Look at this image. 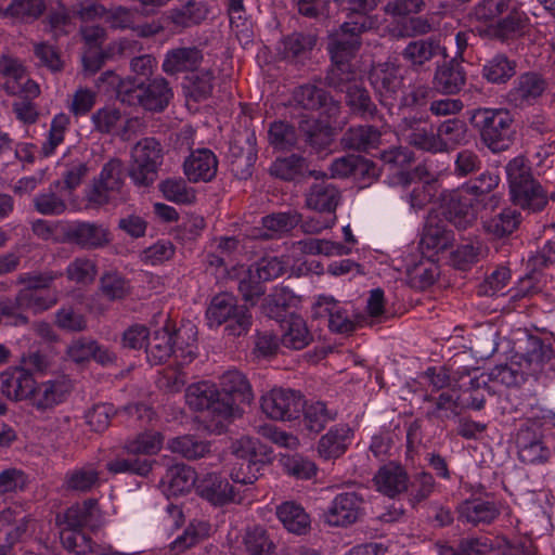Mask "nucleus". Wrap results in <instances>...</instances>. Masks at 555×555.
Returning <instances> with one entry per match:
<instances>
[{
    "label": "nucleus",
    "instance_id": "052dcab7",
    "mask_svg": "<svg viewBox=\"0 0 555 555\" xmlns=\"http://www.w3.org/2000/svg\"><path fill=\"white\" fill-rule=\"evenodd\" d=\"M223 333L229 337L245 336L251 328L253 314L246 304H242L234 313L222 323Z\"/></svg>",
    "mask_w": 555,
    "mask_h": 555
},
{
    "label": "nucleus",
    "instance_id": "2f4dec72",
    "mask_svg": "<svg viewBox=\"0 0 555 555\" xmlns=\"http://www.w3.org/2000/svg\"><path fill=\"white\" fill-rule=\"evenodd\" d=\"M398 127L410 145L425 152L435 153V133L427 129L426 121L423 118L417 116L403 117Z\"/></svg>",
    "mask_w": 555,
    "mask_h": 555
},
{
    "label": "nucleus",
    "instance_id": "393cba45",
    "mask_svg": "<svg viewBox=\"0 0 555 555\" xmlns=\"http://www.w3.org/2000/svg\"><path fill=\"white\" fill-rule=\"evenodd\" d=\"M70 391L65 378L49 379L34 385L30 402L39 411H47L63 403Z\"/></svg>",
    "mask_w": 555,
    "mask_h": 555
},
{
    "label": "nucleus",
    "instance_id": "6e6d98bb",
    "mask_svg": "<svg viewBox=\"0 0 555 555\" xmlns=\"http://www.w3.org/2000/svg\"><path fill=\"white\" fill-rule=\"evenodd\" d=\"M317 38L310 34L294 33L282 41V54L284 59L296 60L306 57L315 46Z\"/></svg>",
    "mask_w": 555,
    "mask_h": 555
},
{
    "label": "nucleus",
    "instance_id": "338daca9",
    "mask_svg": "<svg viewBox=\"0 0 555 555\" xmlns=\"http://www.w3.org/2000/svg\"><path fill=\"white\" fill-rule=\"evenodd\" d=\"M436 481L434 476L422 469L409 478L410 501L413 504L421 503L428 499L435 491Z\"/></svg>",
    "mask_w": 555,
    "mask_h": 555
},
{
    "label": "nucleus",
    "instance_id": "a211bd4d",
    "mask_svg": "<svg viewBox=\"0 0 555 555\" xmlns=\"http://www.w3.org/2000/svg\"><path fill=\"white\" fill-rule=\"evenodd\" d=\"M311 175L315 176V181L305 194L306 207L317 212L336 214L343 199L340 189L328 178L319 179L315 171Z\"/></svg>",
    "mask_w": 555,
    "mask_h": 555
},
{
    "label": "nucleus",
    "instance_id": "a19ab883",
    "mask_svg": "<svg viewBox=\"0 0 555 555\" xmlns=\"http://www.w3.org/2000/svg\"><path fill=\"white\" fill-rule=\"evenodd\" d=\"M281 345L292 350H302L313 340L306 321L296 314H292L283 326V334L280 338Z\"/></svg>",
    "mask_w": 555,
    "mask_h": 555
},
{
    "label": "nucleus",
    "instance_id": "f257e3e1",
    "mask_svg": "<svg viewBox=\"0 0 555 555\" xmlns=\"http://www.w3.org/2000/svg\"><path fill=\"white\" fill-rule=\"evenodd\" d=\"M62 275V272L53 270L20 273L15 284L22 287L11 298L13 311L22 317H28L27 312L36 315L54 307L57 296L49 289Z\"/></svg>",
    "mask_w": 555,
    "mask_h": 555
},
{
    "label": "nucleus",
    "instance_id": "bb28decb",
    "mask_svg": "<svg viewBox=\"0 0 555 555\" xmlns=\"http://www.w3.org/2000/svg\"><path fill=\"white\" fill-rule=\"evenodd\" d=\"M373 481L377 491L389 498H395L409 489V475L405 468L395 462L379 467Z\"/></svg>",
    "mask_w": 555,
    "mask_h": 555
},
{
    "label": "nucleus",
    "instance_id": "8fccbe9b",
    "mask_svg": "<svg viewBox=\"0 0 555 555\" xmlns=\"http://www.w3.org/2000/svg\"><path fill=\"white\" fill-rule=\"evenodd\" d=\"M517 63L504 54H496L482 67V76L491 83H505L516 74Z\"/></svg>",
    "mask_w": 555,
    "mask_h": 555
},
{
    "label": "nucleus",
    "instance_id": "6e6552de",
    "mask_svg": "<svg viewBox=\"0 0 555 555\" xmlns=\"http://www.w3.org/2000/svg\"><path fill=\"white\" fill-rule=\"evenodd\" d=\"M34 525L22 505L12 504L0 511V555H8L16 543L28 537Z\"/></svg>",
    "mask_w": 555,
    "mask_h": 555
},
{
    "label": "nucleus",
    "instance_id": "7c9ffc66",
    "mask_svg": "<svg viewBox=\"0 0 555 555\" xmlns=\"http://www.w3.org/2000/svg\"><path fill=\"white\" fill-rule=\"evenodd\" d=\"M340 141L345 149L369 153L378 149L382 142V130L374 125L350 127Z\"/></svg>",
    "mask_w": 555,
    "mask_h": 555
},
{
    "label": "nucleus",
    "instance_id": "6ab92c4d",
    "mask_svg": "<svg viewBox=\"0 0 555 555\" xmlns=\"http://www.w3.org/2000/svg\"><path fill=\"white\" fill-rule=\"evenodd\" d=\"M104 481L100 462H87L68 469L62 487L69 493L87 494L100 488Z\"/></svg>",
    "mask_w": 555,
    "mask_h": 555
},
{
    "label": "nucleus",
    "instance_id": "13d9d810",
    "mask_svg": "<svg viewBox=\"0 0 555 555\" xmlns=\"http://www.w3.org/2000/svg\"><path fill=\"white\" fill-rule=\"evenodd\" d=\"M301 221V215L297 211L278 212L262 218V227L271 232L263 234L266 238H273L274 234L292 231Z\"/></svg>",
    "mask_w": 555,
    "mask_h": 555
},
{
    "label": "nucleus",
    "instance_id": "774afa93",
    "mask_svg": "<svg viewBox=\"0 0 555 555\" xmlns=\"http://www.w3.org/2000/svg\"><path fill=\"white\" fill-rule=\"evenodd\" d=\"M244 544L250 555H272L274 544L261 526H255L246 531Z\"/></svg>",
    "mask_w": 555,
    "mask_h": 555
},
{
    "label": "nucleus",
    "instance_id": "2eb2a0df",
    "mask_svg": "<svg viewBox=\"0 0 555 555\" xmlns=\"http://www.w3.org/2000/svg\"><path fill=\"white\" fill-rule=\"evenodd\" d=\"M364 498L357 491L338 493L323 514L324 522L333 527H348L364 514Z\"/></svg>",
    "mask_w": 555,
    "mask_h": 555
},
{
    "label": "nucleus",
    "instance_id": "f03ea898",
    "mask_svg": "<svg viewBox=\"0 0 555 555\" xmlns=\"http://www.w3.org/2000/svg\"><path fill=\"white\" fill-rule=\"evenodd\" d=\"M474 14L478 21L491 23L492 36L501 41L521 35L529 22L526 12L513 0H480Z\"/></svg>",
    "mask_w": 555,
    "mask_h": 555
},
{
    "label": "nucleus",
    "instance_id": "9b49d317",
    "mask_svg": "<svg viewBox=\"0 0 555 555\" xmlns=\"http://www.w3.org/2000/svg\"><path fill=\"white\" fill-rule=\"evenodd\" d=\"M170 89L165 79H154L149 85L139 82L133 88L121 89V102L129 105H139L146 111L160 112L169 103Z\"/></svg>",
    "mask_w": 555,
    "mask_h": 555
},
{
    "label": "nucleus",
    "instance_id": "0eeeda50",
    "mask_svg": "<svg viewBox=\"0 0 555 555\" xmlns=\"http://www.w3.org/2000/svg\"><path fill=\"white\" fill-rule=\"evenodd\" d=\"M371 27L367 17L340 25L328 38L327 50L332 61L351 62L361 46V35Z\"/></svg>",
    "mask_w": 555,
    "mask_h": 555
},
{
    "label": "nucleus",
    "instance_id": "69168bd1",
    "mask_svg": "<svg viewBox=\"0 0 555 555\" xmlns=\"http://www.w3.org/2000/svg\"><path fill=\"white\" fill-rule=\"evenodd\" d=\"M268 139L275 150L286 151L296 145L297 134L292 125L285 121H274L270 125Z\"/></svg>",
    "mask_w": 555,
    "mask_h": 555
},
{
    "label": "nucleus",
    "instance_id": "cd10ccee",
    "mask_svg": "<svg viewBox=\"0 0 555 555\" xmlns=\"http://www.w3.org/2000/svg\"><path fill=\"white\" fill-rule=\"evenodd\" d=\"M457 519L473 526L490 525L500 515L495 502L482 499H473L462 502L457 508Z\"/></svg>",
    "mask_w": 555,
    "mask_h": 555
},
{
    "label": "nucleus",
    "instance_id": "ea45409f",
    "mask_svg": "<svg viewBox=\"0 0 555 555\" xmlns=\"http://www.w3.org/2000/svg\"><path fill=\"white\" fill-rule=\"evenodd\" d=\"M446 223L449 222L459 230H466L476 220V214L470 201L460 194H453L443 208Z\"/></svg>",
    "mask_w": 555,
    "mask_h": 555
},
{
    "label": "nucleus",
    "instance_id": "09e8293b",
    "mask_svg": "<svg viewBox=\"0 0 555 555\" xmlns=\"http://www.w3.org/2000/svg\"><path fill=\"white\" fill-rule=\"evenodd\" d=\"M295 296L286 287H275L271 294L264 297L261 304L262 313L273 320H282L291 307Z\"/></svg>",
    "mask_w": 555,
    "mask_h": 555
},
{
    "label": "nucleus",
    "instance_id": "37998d69",
    "mask_svg": "<svg viewBox=\"0 0 555 555\" xmlns=\"http://www.w3.org/2000/svg\"><path fill=\"white\" fill-rule=\"evenodd\" d=\"M301 412H304L306 429L314 434L321 433L330 422H334L338 416L337 410L330 409L323 401L305 404Z\"/></svg>",
    "mask_w": 555,
    "mask_h": 555
},
{
    "label": "nucleus",
    "instance_id": "49530a36",
    "mask_svg": "<svg viewBox=\"0 0 555 555\" xmlns=\"http://www.w3.org/2000/svg\"><path fill=\"white\" fill-rule=\"evenodd\" d=\"M202 495L214 505H225L229 503H241L240 490L227 479L215 476L210 485L206 486Z\"/></svg>",
    "mask_w": 555,
    "mask_h": 555
},
{
    "label": "nucleus",
    "instance_id": "4d7b16f0",
    "mask_svg": "<svg viewBox=\"0 0 555 555\" xmlns=\"http://www.w3.org/2000/svg\"><path fill=\"white\" fill-rule=\"evenodd\" d=\"M527 272L517 282V285L512 289L513 299H521L531 297L543 291L546 284V276L542 273V268H528Z\"/></svg>",
    "mask_w": 555,
    "mask_h": 555
},
{
    "label": "nucleus",
    "instance_id": "9d476101",
    "mask_svg": "<svg viewBox=\"0 0 555 555\" xmlns=\"http://www.w3.org/2000/svg\"><path fill=\"white\" fill-rule=\"evenodd\" d=\"M313 313L317 318H327L328 328L338 334L352 333L360 322L350 302H340L330 296H319Z\"/></svg>",
    "mask_w": 555,
    "mask_h": 555
},
{
    "label": "nucleus",
    "instance_id": "20e7f679",
    "mask_svg": "<svg viewBox=\"0 0 555 555\" xmlns=\"http://www.w3.org/2000/svg\"><path fill=\"white\" fill-rule=\"evenodd\" d=\"M470 122L478 131L480 141L492 153L507 151L515 141L514 118L502 108L479 107L474 109Z\"/></svg>",
    "mask_w": 555,
    "mask_h": 555
},
{
    "label": "nucleus",
    "instance_id": "0e129e2a",
    "mask_svg": "<svg viewBox=\"0 0 555 555\" xmlns=\"http://www.w3.org/2000/svg\"><path fill=\"white\" fill-rule=\"evenodd\" d=\"M253 272V276L262 283L280 278L286 271V263L275 256L262 257L248 268Z\"/></svg>",
    "mask_w": 555,
    "mask_h": 555
},
{
    "label": "nucleus",
    "instance_id": "4468645a",
    "mask_svg": "<svg viewBox=\"0 0 555 555\" xmlns=\"http://www.w3.org/2000/svg\"><path fill=\"white\" fill-rule=\"evenodd\" d=\"M305 405L300 392L273 388L261 397V410L275 421H292L299 417Z\"/></svg>",
    "mask_w": 555,
    "mask_h": 555
},
{
    "label": "nucleus",
    "instance_id": "4c0bfd02",
    "mask_svg": "<svg viewBox=\"0 0 555 555\" xmlns=\"http://www.w3.org/2000/svg\"><path fill=\"white\" fill-rule=\"evenodd\" d=\"M208 14V5L202 0H177L176 33L199 26L207 20Z\"/></svg>",
    "mask_w": 555,
    "mask_h": 555
},
{
    "label": "nucleus",
    "instance_id": "ddd939ff",
    "mask_svg": "<svg viewBox=\"0 0 555 555\" xmlns=\"http://www.w3.org/2000/svg\"><path fill=\"white\" fill-rule=\"evenodd\" d=\"M369 80L379 103L384 106H392L393 100L403 86L401 66L392 61L374 64L369 72Z\"/></svg>",
    "mask_w": 555,
    "mask_h": 555
},
{
    "label": "nucleus",
    "instance_id": "c03bdc74",
    "mask_svg": "<svg viewBox=\"0 0 555 555\" xmlns=\"http://www.w3.org/2000/svg\"><path fill=\"white\" fill-rule=\"evenodd\" d=\"M242 304L237 298L229 293H220L215 295L206 310V319L209 327H219L222 323L234 313Z\"/></svg>",
    "mask_w": 555,
    "mask_h": 555
},
{
    "label": "nucleus",
    "instance_id": "423d86ee",
    "mask_svg": "<svg viewBox=\"0 0 555 555\" xmlns=\"http://www.w3.org/2000/svg\"><path fill=\"white\" fill-rule=\"evenodd\" d=\"M162 160L160 143L154 138H144L131 151L129 177L135 185L147 186L156 180Z\"/></svg>",
    "mask_w": 555,
    "mask_h": 555
},
{
    "label": "nucleus",
    "instance_id": "3c124183",
    "mask_svg": "<svg viewBox=\"0 0 555 555\" xmlns=\"http://www.w3.org/2000/svg\"><path fill=\"white\" fill-rule=\"evenodd\" d=\"M172 352V333L169 325H166L163 332H155L152 340L147 343V360L154 365L163 364L171 357Z\"/></svg>",
    "mask_w": 555,
    "mask_h": 555
},
{
    "label": "nucleus",
    "instance_id": "f3484780",
    "mask_svg": "<svg viewBox=\"0 0 555 555\" xmlns=\"http://www.w3.org/2000/svg\"><path fill=\"white\" fill-rule=\"evenodd\" d=\"M228 158L230 170L237 179L246 180L251 177L257 160L255 133L235 138L230 143Z\"/></svg>",
    "mask_w": 555,
    "mask_h": 555
},
{
    "label": "nucleus",
    "instance_id": "b1692460",
    "mask_svg": "<svg viewBox=\"0 0 555 555\" xmlns=\"http://www.w3.org/2000/svg\"><path fill=\"white\" fill-rule=\"evenodd\" d=\"M1 392L11 401L30 400L35 378L24 366H12L0 374Z\"/></svg>",
    "mask_w": 555,
    "mask_h": 555
},
{
    "label": "nucleus",
    "instance_id": "f8f14e48",
    "mask_svg": "<svg viewBox=\"0 0 555 555\" xmlns=\"http://www.w3.org/2000/svg\"><path fill=\"white\" fill-rule=\"evenodd\" d=\"M291 105L305 111H318L327 118H336L340 103L328 91L315 83H304L292 92Z\"/></svg>",
    "mask_w": 555,
    "mask_h": 555
},
{
    "label": "nucleus",
    "instance_id": "4be33fe9",
    "mask_svg": "<svg viewBox=\"0 0 555 555\" xmlns=\"http://www.w3.org/2000/svg\"><path fill=\"white\" fill-rule=\"evenodd\" d=\"M68 243L77 245L85 250L100 249L107 246L111 241V232L103 224L95 222H75L65 232Z\"/></svg>",
    "mask_w": 555,
    "mask_h": 555
},
{
    "label": "nucleus",
    "instance_id": "a18cd8bd",
    "mask_svg": "<svg viewBox=\"0 0 555 555\" xmlns=\"http://www.w3.org/2000/svg\"><path fill=\"white\" fill-rule=\"evenodd\" d=\"M26 69L22 62L11 56L0 59V80L9 94L15 95L23 90Z\"/></svg>",
    "mask_w": 555,
    "mask_h": 555
},
{
    "label": "nucleus",
    "instance_id": "bf43d9fd",
    "mask_svg": "<svg viewBox=\"0 0 555 555\" xmlns=\"http://www.w3.org/2000/svg\"><path fill=\"white\" fill-rule=\"evenodd\" d=\"M98 507V500L87 499L81 503L74 504L64 514V524L67 528L82 530L91 519Z\"/></svg>",
    "mask_w": 555,
    "mask_h": 555
},
{
    "label": "nucleus",
    "instance_id": "412c9836",
    "mask_svg": "<svg viewBox=\"0 0 555 555\" xmlns=\"http://www.w3.org/2000/svg\"><path fill=\"white\" fill-rule=\"evenodd\" d=\"M545 79L538 73L527 72L519 75L506 93V102L514 107L533 105L546 90Z\"/></svg>",
    "mask_w": 555,
    "mask_h": 555
},
{
    "label": "nucleus",
    "instance_id": "864d4df0",
    "mask_svg": "<svg viewBox=\"0 0 555 555\" xmlns=\"http://www.w3.org/2000/svg\"><path fill=\"white\" fill-rule=\"evenodd\" d=\"M70 117L65 113L54 115L51 120L50 128L46 141L41 145V154L49 157L54 154L65 139V134L69 130Z\"/></svg>",
    "mask_w": 555,
    "mask_h": 555
},
{
    "label": "nucleus",
    "instance_id": "e2e57ef3",
    "mask_svg": "<svg viewBox=\"0 0 555 555\" xmlns=\"http://www.w3.org/2000/svg\"><path fill=\"white\" fill-rule=\"evenodd\" d=\"M129 291V282L117 271L105 272L100 279V292L109 300L122 299Z\"/></svg>",
    "mask_w": 555,
    "mask_h": 555
},
{
    "label": "nucleus",
    "instance_id": "c9c22d12",
    "mask_svg": "<svg viewBox=\"0 0 555 555\" xmlns=\"http://www.w3.org/2000/svg\"><path fill=\"white\" fill-rule=\"evenodd\" d=\"M346 104L350 111L363 119L385 124L384 116L372 101L370 92L360 83L347 88Z\"/></svg>",
    "mask_w": 555,
    "mask_h": 555
},
{
    "label": "nucleus",
    "instance_id": "dca6fc26",
    "mask_svg": "<svg viewBox=\"0 0 555 555\" xmlns=\"http://www.w3.org/2000/svg\"><path fill=\"white\" fill-rule=\"evenodd\" d=\"M125 171L120 159L113 158L102 168L99 178L88 192V201L94 205L108 203L115 192L124 184Z\"/></svg>",
    "mask_w": 555,
    "mask_h": 555
},
{
    "label": "nucleus",
    "instance_id": "473e14b6",
    "mask_svg": "<svg viewBox=\"0 0 555 555\" xmlns=\"http://www.w3.org/2000/svg\"><path fill=\"white\" fill-rule=\"evenodd\" d=\"M275 515L289 533L306 535L311 530L310 515L295 501H285L278 505Z\"/></svg>",
    "mask_w": 555,
    "mask_h": 555
},
{
    "label": "nucleus",
    "instance_id": "1a4fd4ad",
    "mask_svg": "<svg viewBox=\"0 0 555 555\" xmlns=\"http://www.w3.org/2000/svg\"><path fill=\"white\" fill-rule=\"evenodd\" d=\"M518 460L527 465H542L548 462L551 450L544 441L541 428L527 421L518 428L515 437Z\"/></svg>",
    "mask_w": 555,
    "mask_h": 555
},
{
    "label": "nucleus",
    "instance_id": "603ef678",
    "mask_svg": "<svg viewBox=\"0 0 555 555\" xmlns=\"http://www.w3.org/2000/svg\"><path fill=\"white\" fill-rule=\"evenodd\" d=\"M325 82L330 88L346 92L347 88L357 83V72L350 62L332 61Z\"/></svg>",
    "mask_w": 555,
    "mask_h": 555
},
{
    "label": "nucleus",
    "instance_id": "79ce46f5",
    "mask_svg": "<svg viewBox=\"0 0 555 555\" xmlns=\"http://www.w3.org/2000/svg\"><path fill=\"white\" fill-rule=\"evenodd\" d=\"M214 73L210 69L195 70L188 74L182 81V90L186 102L190 100L201 102L212 92Z\"/></svg>",
    "mask_w": 555,
    "mask_h": 555
},
{
    "label": "nucleus",
    "instance_id": "aec40b11",
    "mask_svg": "<svg viewBox=\"0 0 555 555\" xmlns=\"http://www.w3.org/2000/svg\"><path fill=\"white\" fill-rule=\"evenodd\" d=\"M220 397L233 408V420L243 414L240 403L254 400L251 386L246 376L237 370H230L220 376Z\"/></svg>",
    "mask_w": 555,
    "mask_h": 555
},
{
    "label": "nucleus",
    "instance_id": "5fc2aeb1",
    "mask_svg": "<svg viewBox=\"0 0 555 555\" xmlns=\"http://www.w3.org/2000/svg\"><path fill=\"white\" fill-rule=\"evenodd\" d=\"M60 539L64 548L75 555L95 553L98 546L89 535L79 529L64 527Z\"/></svg>",
    "mask_w": 555,
    "mask_h": 555
},
{
    "label": "nucleus",
    "instance_id": "5701e85b",
    "mask_svg": "<svg viewBox=\"0 0 555 555\" xmlns=\"http://www.w3.org/2000/svg\"><path fill=\"white\" fill-rule=\"evenodd\" d=\"M353 429L347 423L333 425L318 441L317 452L325 461L341 457L351 446Z\"/></svg>",
    "mask_w": 555,
    "mask_h": 555
},
{
    "label": "nucleus",
    "instance_id": "c85d7f7f",
    "mask_svg": "<svg viewBox=\"0 0 555 555\" xmlns=\"http://www.w3.org/2000/svg\"><path fill=\"white\" fill-rule=\"evenodd\" d=\"M468 128L463 119L457 117L442 121L435 133V153H443L462 145L467 140Z\"/></svg>",
    "mask_w": 555,
    "mask_h": 555
},
{
    "label": "nucleus",
    "instance_id": "a878e982",
    "mask_svg": "<svg viewBox=\"0 0 555 555\" xmlns=\"http://www.w3.org/2000/svg\"><path fill=\"white\" fill-rule=\"evenodd\" d=\"M218 170V159L212 151L198 149L191 152L183 163V172L190 182H209Z\"/></svg>",
    "mask_w": 555,
    "mask_h": 555
},
{
    "label": "nucleus",
    "instance_id": "680f3d73",
    "mask_svg": "<svg viewBox=\"0 0 555 555\" xmlns=\"http://www.w3.org/2000/svg\"><path fill=\"white\" fill-rule=\"evenodd\" d=\"M98 273L96 264L87 257H77L68 263L65 270L68 281L87 285L94 281Z\"/></svg>",
    "mask_w": 555,
    "mask_h": 555
},
{
    "label": "nucleus",
    "instance_id": "39448f33",
    "mask_svg": "<svg viewBox=\"0 0 555 555\" xmlns=\"http://www.w3.org/2000/svg\"><path fill=\"white\" fill-rule=\"evenodd\" d=\"M512 202L522 209L541 211L547 205L548 195L533 178L531 167L521 156L508 162L505 167Z\"/></svg>",
    "mask_w": 555,
    "mask_h": 555
},
{
    "label": "nucleus",
    "instance_id": "72a5a7b5",
    "mask_svg": "<svg viewBox=\"0 0 555 555\" xmlns=\"http://www.w3.org/2000/svg\"><path fill=\"white\" fill-rule=\"evenodd\" d=\"M401 55L413 68H420L436 56H446V49L438 39L428 37L410 41Z\"/></svg>",
    "mask_w": 555,
    "mask_h": 555
},
{
    "label": "nucleus",
    "instance_id": "7ed1b4c3",
    "mask_svg": "<svg viewBox=\"0 0 555 555\" xmlns=\"http://www.w3.org/2000/svg\"><path fill=\"white\" fill-rule=\"evenodd\" d=\"M185 403L195 411H205V426L215 434H221L233 421V408L220 397L215 384L201 382L185 390Z\"/></svg>",
    "mask_w": 555,
    "mask_h": 555
},
{
    "label": "nucleus",
    "instance_id": "f704fd0d",
    "mask_svg": "<svg viewBox=\"0 0 555 555\" xmlns=\"http://www.w3.org/2000/svg\"><path fill=\"white\" fill-rule=\"evenodd\" d=\"M530 373L540 380L543 371L552 359H555L554 350L551 344L545 343L541 337L529 335L527 338L526 352L522 354Z\"/></svg>",
    "mask_w": 555,
    "mask_h": 555
},
{
    "label": "nucleus",
    "instance_id": "c756f323",
    "mask_svg": "<svg viewBox=\"0 0 555 555\" xmlns=\"http://www.w3.org/2000/svg\"><path fill=\"white\" fill-rule=\"evenodd\" d=\"M465 83L466 73L463 66L456 61V57L438 66L433 79L434 88L438 92L448 95L459 93Z\"/></svg>",
    "mask_w": 555,
    "mask_h": 555
},
{
    "label": "nucleus",
    "instance_id": "de8ad7c7",
    "mask_svg": "<svg viewBox=\"0 0 555 555\" xmlns=\"http://www.w3.org/2000/svg\"><path fill=\"white\" fill-rule=\"evenodd\" d=\"M424 400L435 403V406L426 412V418L429 421L444 422L460 414L459 396L455 391H443L437 398L426 395Z\"/></svg>",
    "mask_w": 555,
    "mask_h": 555
},
{
    "label": "nucleus",
    "instance_id": "e433bc0d",
    "mask_svg": "<svg viewBox=\"0 0 555 555\" xmlns=\"http://www.w3.org/2000/svg\"><path fill=\"white\" fill-rule=\"evenodd\" d=\"M454 241V233L448 229L446 221L437 217L428 218L421 238L424 249L439 253L451 247Z\"/></svg>",
    "mask_w": 555,
    "mask_h": 555
},
{
    "label": "nucleus",
    "instance_id": "58836bf2",
    "mask_svg": "<svg viewBox=\"0 0 555 555\" xmlns=\"http://www.w3.org/2000/svg\"><path fill=\"white\" fill-rule=\"evenodd\" d=\"M521 221L522 216L519 210L506 207L485 219L482 228L488 235L494 238H503L513 234L519 228Z\"/></svg>",
    "mask_w": 555,
    "mask_h": 555
}]
</instances>
